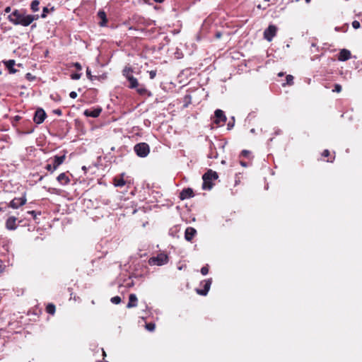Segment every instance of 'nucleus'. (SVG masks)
Listing matches in <instances>:
<instances>
[{
	"instance_id": "obj_48",
	"label": "nucleus",
	"mask_w": 362,
	"mask_h": 362,
	"mask_svg": "<svg viewBox=\"0 0 362 362\" xmlns=\"http://www.w3.org/2000/svg\"><path fill=\"white\" fill-rule=\"evenodd\" d=\"M156 3H163L164 1V0H153Z\"/></svg>"
},
{
	"instance_id": "obj_51",
	"label": "nucleus",
	"mask_w": 362,
	"mask_h": 362,
	"mask_svg": "<svg viewBox=\"0 0 362 362\" xmlns=\"http://www.w3.org/2000/svg\"><path fill=\"white\" fill-rule=\"evenodd\" d=\"M4 211V209L0 206V212Z\"/></svg>"
},
{
	"instance_id": "obj_36",
	"label": "nucleus",
	"mask_w": 362,
	"mask_h": 362,
	"mask_svg": "<svg viewBox=\"0 0 362 362\" xmlns=\"http://www.w3.org/2000/svg\"><path fill=\"white\" fill-rule=\"evenodd\" d=\"M352 26L354 29H358L360 28L361 24L358 21H354L352 22Z\"/></svg>"
},
{
	"instance_id": "obj_57",
	"label": "nucleus",
	"mask_w": 362,
	"mask_h": 362,
	"mask_svg": "<svg viewBox=\"0 0 362 362\" xmlns=\"http://www.w3.org/2000/svg\"><path fill=\"white\" fill-rule=\"evenodd\" d=\"M265 1H269L270 0H264Z\"/></svg>"
},
{
	"instance_id": "obj_15",
	"label": "nucleus",
	"mask_w": 362,
	"mask_h": 362,
	"mask_svg": "<svg viewBox=\"0 0 362 362\" xmlns=\"http://www.w3.org/2000/svg\"><path fill=\"white\" fill-rule=\"evenodd\" d=\"M98 18L100 20L98 24L100 27H105L107 25V18L106 13L104 11L100 10L98 12Z\"/></svg>"
},
{
	"instance_id": "obj_2",
	"label": "nucleus",
	"mask_w": 362,
	"mask_h": 362,
	"mask_svg": "<svg viewBox=\"0 0 362 362\" xmlns=\"http://www.w3.org/2000/svg\"><path fill=\"white\" fill-rule=\"evenodd\" d=\"M218 177V175L216 172L212 170H208L202 176V189L204 190H210L214 185L212 181L216 180Z\"/></svg>"
},
{
	"instance_id": "obj_1",
	"label": "nucleus",
	"mask_w": 362,
	"mask_h": 362,
	"mask_svg": "<svg viewBox=\"0 0 362 362\" xmlns=\"http://www.w3.org/2000/svg\"><path fill=\"white\" fill-rule=\"evenodd\" d=\"M39 15L28 14L24 8L14 9L8 16V20L14 25L27 27L33 21L38 20Z\"/></svg>"
},
{
	"instance_id": "obj_56",
	"label": "nucleus",
	"mask_w": 362,
	"mask_h": 362,
	"mask_svg": "<svg viewBox=\"0 0 362 362\" xmlns=\"http://www.w3.org/2000/svg\"><path fill=\"white\" fill-rule=\"evenodd\" d=\"M35 27H36V25H35V24H34V25H32V28H35Z\"/></svg>"
},
{
	"instance_id": "obj_7",
	"label": "nucleus",
	"mask_w": 362,
	"mask_h": 362,
	"mask_svg": "<svg viewBox=\"0 0 362 362\" xmlns=\"http://www.w3.org/2000/svg\"><path fill=\"white\" fill-rule=\"evenodd\" d=\"M214 116L215 119L214 122L215 124L220 127H222L225 124L227 118L223 110L219 109L216 110L214 112Z\"/></svg>"
},
{
	"instance_id": "obj_13",
	"label": "nucleus",
	"mask_w": 362,
	"mask_h": 362,
	"mask_svg": "<svg viewBox=\"0 0 362 362\" xmlns=\"http://www.w3.org/2000/svg\"><path fill=\"white\" fill-rule=\"evenodd\" d=\"M194 192L191 188L183 189L180 194V199L181 200L189 199L194 197Z\"/></svg>"
},
{
	"instance_id": "obj_31",
	"label": "nucleus",
	"mask_w": 362,
	"mask_h": 362,
	"mask_svg": "<svg viewBox=\"0 0 362 362\" xmlns=\"http://www.w3.org/2000/svg\"><path fill=\"white\" fill-rule=\"evenodd\" d=\"M286 83L287 84H292L293 81V76L292 75H287L286 77Z\"/></svg>"
},
{
	"instance_id": "obj_37",
	"label": "nucleus",
	"mask_w": 362,
	"mask_h": 362,
	"mask_svg": "<svg viewBox=\"0 0 362 362\" xmlns=\"http://www.w3.org/2000/svg\"><path fill=\"white\" fill-rule=\"evenodd\" d=\"M315 51H318V47L317 46L316 43L312 42L311 44V52H315Z\"/></svg>"
},
{
	"instance_id": "obj_16",
	"label": "nucleus",
	"mask_w": 362,
	"mask_h": 362,
	"mask_svg": "<svg viewBox=\"0 0 362 362\" xmlns=\"http://www.w3.org/2000/svg\"><path fill=\"white\" fill-rule=\"evenodd\" d=\"M197 233V230L192 227H187L185 232V238L187 241H191Z\"/></svg>"
},
{
	"instance_id": "obj_19",
	"label": "nucleus",
	"mask_w": 362,
	"mask_h": 362,
	"mask_svg": "<svg viewBox=\"0 0 362 362\" xmlns=\"http://www.w3.org/2000/svg\"><path fill=\"white\" fill-rule=\"evenodd\" d=\"M137 297L134 293H131L129 296V302L127 307L128 308H134L137 305Z\"/></svg>"
},
{
	"instance_id": "obj_25",
	"label": "nucleus",
	"mask_w": 362,
	"mask_h": 362,
	"mask_svg": "<svg viewBox=\"0 0 362 362\" xmlns=\"http://www.w3.org/2000/svg\"><path fill=\"white\" fill-rule=\"evenodd\" d=\"M55 305L52 303H49L46 307V312L50 315H54L55 313Z\"/></svg>"
},
{
	"instance_id": "obj_6",
	"label": "nucleus",
	"mask_w": 362,
	"mask_h": 362,
	"mask_svg": "<svg viewBox=\"0 0 362 362\" xmlns=\"http://www.w3.org/2000/svg\"><path fill=\"white\" fill-rule=\"evenodd\" d=\"M211 284H212V279H211V278L202 281L200 283V285L203 287V288L202 289H196L197 293L201 296H206L210 289Z\"/></svg>"
},
{
	"instance_id": "obj_46",
	"label": "nucleus",
	"mask_w": 362,
	"mask_h": 362,
	"mask_svg": "<svg viewBox=\"0 0 362 362\" xmlns=\"http://www.w3.org/2000/svg\"><path fill=\"white\" fill-rule=\"evenodd\" d=\"M11 7H10V6H7V7L4 9V12H5L6 13H10V12H11Z\"/></svg>"
},
{
	"instance_id": "obj_8",
	"label": "nucleus",
	"mask_w": 362,
	"mask_h": 362,
	"mask_svg": "<svg viewBox=\"0 0 362 362\" xmlns=\"http://www.w3.org/2000/svg\"><path fill=\"white\" fill-rule=\"evenodd\" d=\"M277 32V28L274 25H269L264 31V37L267 41L271 42Z\"/></svg>"
},
{
	"instance_id": "obj_33",
	"label": "nucleus",
	"mask_w": 362,
	"mask_h": 362,
	"mask_svg": "<svg viewBox=\"0 0 362 362\" xmlns=\"http://www.w3.org/2000/svg\"><path fill=\"white\" fill-rule=\"evenodd\" d=\"M86 76L90 81L93 80L94 76L91 74V71L88 67L86 69Z\"/></svg>"
},
{
	"instance_id": "obj_10",
	"label": "nucleus",
	"mask_w": 362,
	"mask_h": 362,
	"mask_svg": "<svg viewBox=\"0 0 362 362\" xmlns=\"http://www.w3.org/2000/svg\"><path fill=\"white\" fill-rule=\"evenodd\" d=\"M47 117L46 112L42 108H37L35 112L33 121L37 124H42Z\"/></svg>"
},
{
	"instance_id": "obj_50",
	"label": "nucleus",
	"mask_w": 362,
	"mask_h": 362,
	"mask_svg": "<svg viewBox=\"0 0 362 362\" xmlns=\"http://www.w3.org/2000/svg\"><path fill=\"white\" fill-rule=\"evenodd\" d=\"M221 33H216V37L219 38L221 37Z\"/></svg>"
},
{
	"instance_id": "obj_17",
	"label": "nucleus",
	"mask_w": 362,
	"mask_h": 362,
	"mask_svg": "<svg viewBox=\"0 0 362 362\" xmlns=\"http://www.w3.org/2000/svg\"><path fill=\"white\" fill-rule=\"evenodd\" d=\"M57 180L61 185H66L70 182V179L65 173H60L57 176Z\"/></svg>"
},
{
	"instance_id": "obj_20",
	"label": "nucleus",
	"mask_w": 362,
	"mask_h": 362,
	"mask_svg": "<svg viewBox=\"0 0 362 362\" xmlns=\"http://www.w3.org/2000/svg\"><path fill=\"white\" fill-rule=\"evenodd\" d=\"M6 67L9 70L10 73L14 74L16 72V70L13 68L15 65V60L10 59L4 62Z\"/></svg>"
},
{
	"instance_id": "obj_21",
	"label": "nucleus",
	"mask_w": 362,
	"mask_h": 362,
	"mask_svg": "<svg viewBox=\"0 0 362 362\" xmlns=\"http://www.w3.org/2000/svg\"><path fill=\"white\" fill-rule=\"evenodd\" d=\"M128 81H129L128 88H131V89H135L139 85L138 80L135 77H134V76L130 77L129 78Z\"/></svg>"
},
{
	"instance_id": "obj_41",
	"label": "nucleus",
	"mask_w": 362,
	"mask_h": 362,
	"mask_svg": "<svg viewBox=\"0 0 362 362\" xmlns=\"http://www.w3.org/2000/svg\"><path fill=\"white\" fill-rule=\"evenodd\" d=\"M53 113L58 116H61L62 115V112L60 109L54 110Z\"/></svg>"
},
{
	"instance_id": "obj_53",
	"label": "nucleus",
	"mask_w": 362,
	"mask_h": 362,
	"mask_svg": "<svg viewBox=\"0 0 362 362\" xmlns=\"http://www.w3.org/2000/svg\"><path fill=\"white\" fill-rule=\"evenodd\" d=\"M19 119H20V117H18V116H16V120H18Z\"/></svg>"
},
{
	"instance_id": "obj_45",
	"label": "nucleus",
	"mask_w": 362,
	"mask_h": 362,
	"mask_svg": "<svg viewBox=\"0 0 362 362\" xmlns=\"http://www.w3.org/2000/svg\"><path fill=\"white\" fill-rule=\"evenodd\" d=\"M28 214H31L34 218H36L37 213L35 211H28Z\"/></svg>"
},
{
	"instance_id": "obj_39",
	"label": "nucleus",
	"mask_w": 362,
	"mask_h": 362,
	"mask_svg": "<svg viewBox=\"0 0 362 362\" xmlns=\"http://www.w3.org/2000/svg\"><path fill=\"white\" fill-rule=\"evenodd\" d=\"M156 76V71L151 70L149 71V76L151 79H153Z\"/></svg>"
},
{
	"instance_id": "obj_28",
	"label": "nucleus",
	"mask_w": 362,
	"mask_h": 362,
	"mask_svg": "<svg viewBox=\"0 0 362 362\" xmlns=\"http://www.w3.org/2000/svg\"><path fill=\"white\" fill-rule=\"evenodd\" d=\"M155 324L154 323H148L146 325V328L149 332H153L155 329Z\"/></svg>"
},
{
	"instance_id": "obj_5",
	"label": "nucleus",
	"mask_w": 362,
	"mask_h": 362,
	"mask_svg": "<svg viewBox=\"0 0 362 362\" xmlns=\"http://www.w3.org/2000/svg\"><path fill=\"white\" fill-rule=\"evenodd\" d=\"M168 262V257L165 253H160L156 257H151L148 260L150 265L162 266L167 264Z\"/></svg>"
},
{
	"instance_id": "obj_49",
	"label": "nucleus",
	"mask_w": 362,
	"mask_h": 362,
	"mask_svg": "<svg viewBox=\"0 0 362 362\" xmlns=\"http://www.w3.org/2000/svg\"><path fill=\"white\" fill-rule=\"evenodd\" d=\"M240 164H241L243 166H245V167L247 165H246V163H245V162H243V161H241V162H240Z\"/></svg>"
},
{
	"instance_id": "obj_47",
	"label": "nucleus",
	"mask_w": 362,
	"mask_h": 362,
	"mask_svg": "<svg viewBox=\"0 0 362 362\" xmlns=\"http://www.w3.org/2000/svg\"><path fill=\"white\" fill-rule=\"evenodd\" d=\"M102 351H103V358L106 356V353L105 351H104L103 349H101Z\"/></svg>"
},
{
	"instance_id": "obj_22",
	"label": "nucleus",
	"mask_w": 362,
	"mask_h": 362,
	"mask_svg": "<svg viewBox=\"0 0 362 362\" xmlns=\"http://www.w3.org/2000/svg\"><path fill=\"white\" fill-rule=\"evenodd\" d=\"M133 69L130 66H125L124 69L122 70V74L123 76L127 78L128 81L130 77L133 76Z\"/></svg>"
},
{
	"instance_id": "obj_44",
	"label": "nucleus",
	"mask_w": 362,
	"mask_h": 362,
	"mask_svg": "<svg viewBox=\"0 0 362 362\" xmlns=\"http://www.w3.org/2000/svg\"><path fill=\"white\" fill-rule=\"evenodd\" d=\"M329 155V151L327 149L325 150L322 153V156L324 157H327Z\"/></svg>"
},
{
	"instance_id": "obj_23",
	"label": "nucleus",
	"mask_w": 362,
	"mask_h": 362,
	"mask_svg": "<svg viewBox=\"0 0 362 362\" xmlns=\"http://www.w3.org/2000/svg\"><path fill=\"white\" fill-rule=\"evenodd\" d=\"M125 183L126 182L124 181V180L123 179V177H115L114 178V185L115 187H122L124 186Z\"/></svg>"
},
{
	"instance_id": "obj_34",
	"label": "nucleus",
	"mask_w": 362,
	"mask_h": 362,
	"mask_svg": "<svg viewBox=\"0 0 362 362\" xmlns=\"http://www.w3.org/2000/svg\"><path fill=\"white\" fill-rule=\"evenodd\" d=\"M81 76V74L74 73L71 75V78L73 80H78Z\"/></svg>"
},
{
	"instance_id": "obj_42",
	"label": "nucleus",
	"mask_w": 362,
	"mask_h": 362,
	"mask_svg": "<svg viewBox=\"0 0 362 362\" xmlns=\"http://www.w3.org/2000/svg\"><path fill=\"white\" fill-rule=\"evenodd\" d=\"M69 96L72 99H75L76 97H77V93L75 91H71L70 93H69Z\"/></svg>"
},
{
	"instance_id": "obj_43",
	"label": "nucleus",
	"mask_w": 362,
	"mask_h": 362,
	"mask_svg": "<svg viewBox=\"0 0 362 362\" xmlns=\"http://www.w3.org/2000/svg\"><path fill=\"white\" fill-rule=\"evenodd\" d=\"M250 153V152L247 150H243L241 152V155L245 157H247Z\"/></svg>"
},
{
	"instance_id": "obj_26",
	"label": "nucleus",
	"mask_w": 362,
	"mask_h": 362,
	"mask_svg": "<svg viewBox=\"0 0 362 362\" xmlns=\"http://www.w3.org/2000/svg\"><path fill=\"white\" fill-rule=\"evenodd\" d=\"M49 97L52 100L55 102L61 101V97L58 94H51Z\"/></svg>"
},
{
	"instance_id": "obj_38",
	"label": "nucleus",
	"mask_w": 362,
	"mask_h": 362,
	"mask_svg": "<svg viewBox=\"0 0 362 362\" xmlns=\"http://www.w3.org/2000/svg\"><path fill=\"white\" fill-rule=\"evenodd\" d=\"M217 156H218V153L216 151L214 152L211 151V152L209 153L208 157L210 158H217Z\"/></svg>"
},
{
	"instance_id": "obj_32",
	"label": "nucleus",
	"mask_w": 362,
	"mask_h": 362,
	"mask_svg": "<svg viewBox=\"0 0 362 362\" xmlns=\"http://www.w3.org/2000/svg\"><path fill=\"white\" fill-rule=\"evenodd\" d=\"M200 272H201L202 275H204V276L206 275L209 273L208 265L202 267Z\"/></svg>"
},
{
	"instance_id": "obj_29",
	"label": "nucleus",
	"mask_w": 362,
	"mask_h": 362,
	"mask_svg": "<svg viewBox=\"0 0 362 362\" xmlns=\"http://www.w3.org/2000/svg\"><path fill=\"white\" fill-rule=\"evenodd\" d=\"M234 124H235V117L233 116L231 117V121H229L227 126H228V129H231L233 127H234Z\"/></svg>"
},
{
	"instance_id": "obj_54",
	"label": "nucleus",
	"mask_w": 362,
	"mask_h": 362,
	"mask_svg": "<svg viewBox=\"0 0 362 362\" xmlns=\"http://www.w3.org/2000/svg\"><path fill=\"white\" fill-rule=\"evenodd\" d=\"M1 262H0V272H1Z\"/></svg>"
},
{
	"instance_id": "obj_4",
	"label": "nucleus",
	"mask_w": 362,
	"mask_h": 362,
	"mask_svg": "<svg viewBox=\"0 0 362 362\" xmlns=\"http://www.w3.org/2000/svg\"><path fill=\"white\" fill-rule=\"evenodd\" d=\"M134 151L139 157L145 158L150 153V147L148 144L141 142L134 146Z\"/></svg>"
},
{
	"instance_id": "obj_52",
	"label": "nucleus",
	"mask_w": 362,
	"mask_h": 362,
	"mask_svg": "<svg viewBox=\"0 0 362 362\" xmlns=\"http://www.w3.org/2000/svg\"><path fill=\"white\" fill-rule=\"evenodd\" d=\"M306 3H310L311 0H305Z\"/></svg>"
},
{
	"instance_id": "obj_3",
	"label": "nucleus",
	"mask_w": 362,
	"mask_h": 362,
	"mask_svg": "<svg viewBox=\"0 0 362 362\" xmlns=\"http://www.w3.org/2000/svg\"><path fill=\"white\" fill-rule=\"evenodd\" d=\"M66 158V156L65 155H62V156H54L52 158V163H49V164H47L46 166H45V169L47 170V171H49L51 173H53L54 171H55L58 167L62 165L64 160Z\"/></svg>"
},
{
	"instance_id": "obj_30",
	"label": "nucleus",
	"mask_w": 362,
	"mask_h": 362,
	"mask_svg": "<svg viewBox=\"0 0 362 362\" xmlns=\"http://www.w3.org/2000/svg\"><path fill=\"white\" fill-rule=\"evenodd\" d=\"M49 13V9L47 7H44L42 9V13L40 16L42 18H45L47 17V13Z\"/></svg>"
},
{
	"instance_id": "obj_12",
	"label": "nucleus",
	"mask_w": 362,
	"mask_h": 362,
	"mask_svg": "<svg viewBox=\"0 0 362 362\" xmlns=\"http://www.w3.org/2000/svg\"><path fill=\"white\" fill-rule=\"evenodd\" d=\"M351 57V53L349 49H342L338 54V60L340 62H345Z\"/></svg>"
},
{
	"instance_id": "obj_55",
	"label": "nucleus",
	"mask_w": 362,
	"mask_h": 362,
	"mask_svg": "<svg viewBox=\"0 0 362 362\" xmlns=\"http://www.w3.org/2000/svg\"><path fill=\"white\" fill-rule=\"evenodd\" d=\"M97 362H108V361H98Z\"/></svg>"
},
{
	"instance_id": "obj_27",
	"label": "nucleus",
	"mask_w": 362,
	"mask_h": 362,
	"mask_svg": "<svg viewBox=\"0 0 362 362\" xmlns=\"http://www.w3.org/2000/svg\"><path fill=\"white\" fill-rule=\"evenodd\" d=\"M110 301L114 304H119L121 302V298L118 296H114L110 299Z\"/></svg>"
},
{
	"instance_id": "obj_11",
	"label": "nucleus",
	"mask_w": 362,
	"mask_h": 362,
	"mask_svg": "<svg viewBox=\"0 0 362 362\" xmlns=\"http://www.w3.org/2000/svg\"><path fill=\"white\" fill-rule=\"evenodd\" d=\"M21 222V221L17 222V218L15 216H9L5 223L6 228L8 230H14L18 228V223Z\"/></svg>"
},
{
	"instance_id": "obj_24",
	"label": "nucleus",
	"mask_w": 362,
	"mask_h": 362,
	"mask_svg": "<svg viewBox=\"0 0 362 362\" xmlns=\"http://www.w3.org/2000/svg\"><path fill=\"white\" fill-rule=\"evenodd\" d=\"M39 5L40 1L38 0H33L30 4V9L33 12H37L39 11Z\"/></svg>"
},
{
	"instance_id": "obj_9",
	"label": "nucleus",
	"mask_w": 362,
	"mask_h": 362,
	"mask_svg": "<svg viewBox=\"0 0 362 362\" xmlns=\"http://www.w3.org/2000/svg\"><path fill=\"white\" fill-rule=\"evenodd\" d=\"M26 202L27 199L25 195L21 197H15L10 202L8 206L12 209H18L20 206L25 204Z\"/></svg>"
},
{
	"instance_id": "obj_14",
	"label": "nucleus",
	"mask_w": 362,
	"mask_h": 362,
	"mask_svg": "<svg viewBox=\"0 0 362 362\" xmlns=\"http://www.w3.org/2000/svg\"><path fill=\"white\" fill-rule=\"evenodd\" d=\"M101 111H102L101 108L87 109L84 111L83 114L86 117H90L93 118H95L100 115Z\"/></svg>"
},
{
	"instance_id": "obj_35",
	"label": "nucleus",
	"mask_w": 362,
	"mask_h": 362,
	"mask_svg": "<svg viewBox=\"0 0 362 362\" xmlns=\"http://www.w3.org/2000/svg\"><path fill=\"white\" fill-rule=\"evenodd\" d=\"M334 92L340 93L341 91V86L339 84H335L334 88L333 90Z\"/></svg>"
},
{
	"instance_id": "obj_18",
	"label": "nucleus",
	"mask_w": 362,
	"mask_h": 362,
	"mask_svg": "<svg viewBox=\"0 0 362 362\" xmlns=\"http://www.w3.org/2000/svg\"><path fill=\"white\" fill-rule=\"evenodd\" d=\"M136 92L141 96H152V93L151 91L147 90L144 85H139L137 88H136Z\"/></svg>"
},
{
	"instance_id": "obj_40",
	"label": "nucleus",
	"mask_w": 362,
	"mask_h": 362,
	"mask_svg": "<svg viewBox=\"0 0 362 362\" xmlns=\"http://www.w3.org/2000/svg\"><path fill=\"white\" fill-rule=\"evenodd\" d=\"M74 66L77 69V70H81L82 69V66L81 65L80 63L78 62H76L74 64Z\"/></svg>"
}]
</instances>
